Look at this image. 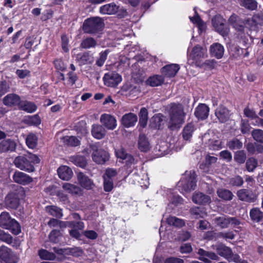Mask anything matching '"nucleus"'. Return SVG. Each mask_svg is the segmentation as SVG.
Returning <instances> with one entry per match:
<instances>
[{"mask_svg":"<svg viewBox=\"0 0 263 263\" xmlns=\"http://www.w3.org/2000/svg\"><path fill=\"white\" fill-rule=\"evenodd\" d=\"M185 113L180 104L172 103L169 109L168 127L171 129L180 128L184 122Z\"/></svg>","mask_w":263,"mask_h":263,"instance_id":"1","label":"nucleus"},{"mask_svg":"<svg viewBox=\"0 0 263 263\" xmlns=\"http://www.w3.org/2000/svg\"><path fill=\"white\" fill-rule=\"evenodd\" d=\"M40 161L37 156L29 153L16 157L14 160V164L18 168L30 173L34 171L33 164L39 163Z\"/></svg>","mask_w":263,"mask_h":263,"instance_id":"2","label":"nucleus"},{"mask_svg":"<svg viewBox=\"0 0 263 263\" xmlns=\"http://www.w3.org/2000/svg\"><path fill=\"white\" fill-rule=\"evenodd\" d=\"M0 227L7 229L14 235H18L21 232L20 224L14 219L11 218L9 214L4 212L0 215Z\"/></svg>","mask_w":263,"mask_h":263,"instance_id":"3","label":"nucleus"},{"mask_svg":"<svg viewBox=\"0 0 263 263\" xmlns=\"http://www.w3.org/2000/svg\"><path fill=\"white\" fill-rule=\"evenodd\" d=\"M196 174L194 171H186L184 176L178 183L181 192H188L194 190L196 186Z\"/></svg>","mask_w":263,"mask_h":263,"instance_id":"4","label":"nucleus"},{"mask_svg":"<svg viewBox=\"0 0 263 263\" xmlns=\"http://www.w3.org/2000/svg\"><path fill=\"white\" fill-rule=\"evenodd\" d=\"M104 26L103 21L99 17H93L86 20L83 25L85 33H93L101 30Z\"/></svg>","mask_w":263,"mask_h":263,"instance_id":"5","label":"nucleus"},{"mask_svg":"<svg viewBox=\"0 0 263 263\" xmlns=\"http://www.w3.org/2000/svg\"><path fill=\"white\" fill-rule=\"evenodd\" d=\"M92 159L98 164H103L109 159L108 153L105 151L99 148L96 144L90 145Z\"/></svg>","mask_w":263,"mask_h":263,"instance_id":"6","label":"nucleus"},{"mask_svg":"<svg viewBox=\"0 0 263 263\" xmlns=\"http://www.w3.org/2000/svg\"><path fill=\"white\" fill-rule=\"evenodd\" d=\"M225 20L220 15H215L212 20V24L215 30L222 36H226L229 33L230 29L226 24Z\"/></svg>","mask_w":263,"mask_h":263,"instance_id":"7","label":"nucleus"},{"mask_svg":"<svg viewBox=\"0 0 263 263\" xmlns=\"http://www.w3.org/2000/svg\"><path fill=\"white\" fill-rule=\"evenodd\" d=\"M216 250L220 256L223 257L229 261L239 262L240 261V256L236 254H233L232 250L224 245H218Z\"/></svg>","mask_w":263,"mask_h":263,"instance_id":"8","label":"nucleus"},{"mask_svg":"<svg viewBox=\"0 0 263 263\" xmlns=\"http://www.w3.org/2000/svg\"><path fill=\"white\" fill-rule=\"evenodd\" d=\"M0 258L7 263H16L18 261L16 254L5 246L0 247Z\"/></svg>","mask_w":263,"mask_h":263,"instance_id":"9","label":"nucleus"},{"mask_svg":"<svg viewBox=\"0 0 263 263\" xmlns=\"http://www.w3.org/2000/svg\"><path fill=\"white\" fill-rule=\"evenodd\" d=\"M103 79L104 84L108 87H115L122 80L121 76L116 72L105 73Z\"/></svg>","mask_w":263,"mask_h":263,"instance_id":"10","label":"nucleus"},{"mask_svg":"<svg viewBox=\"0 0 263 263\" xmlns=\"http://www.w3.org/2000/svg\"><path fill=\"white\" fill-rule=\"evenodd\" d=\"M100 122L108 130H114L117 125L115 117L110 114H102L100 117Z\"/></svg>","mask_w":263,"mask_h":263,"instance_id":"11","label":"nucleus"},{"mask_svg":"<svg viewBox=\"0 0 263 263\" xmlns=\"http://www.w3.org/2000/svg\"><path fill=\"white\" fill-rule=\"evenodd\" d=\"M236 195L239 200L246 202H254L257 199V196L252 191L247 189L239 190Z\"/></svg>","mask_w":263,"mask_h":263,"instance_id":"12","label":"nucleus"},{"mask_svg":"<svg viewBox=\"0 0 263 263\" xmlns=\"http://www.w3.org/2000/svg\"><path fill=\"white\" fill-rule=\"evenodd\" d=\"M207 50L205 48L200 45H197L193 48L191 52L189 55V58L195 61H198L201 58H205Z\"/></svg>","mask_w":263,"mask_h":263,"instance_id":"13","label":"nucleus"},{"mask_svg":"<svg viewBox=\"0 0 263 263\" xmlns=\"http://www.w3.org/2000/svg\"><path fill=\"white\" fill-rule=\"evenodd\" d=\"M197 254L199 255V259L205 263H210V259L218 260L219 257L214 252L206 251L202 249L198 250Z\"/></svg>","mask_w":263,"mask_h":263,"instance_id":"14","label":"nucleus"},{"mask_svg":"<svg viewBox=\"0 0 263 263\" xmlns=\"http://www.w3.org/2000/svg\"><path fill=\"white\" fill-rule=\"evenodd\" d=\"M13 179L15 182L26 185L32 181V178L28 175L20 171H16L13 175Z\"/></svg>","mask_w":263,"mask_h":263,"instance_id":"15","label":"nucleus"},{"mask_svg":"<svg viewBox=\"0 0 263 263\" xmlns=\"http://www.w3.org/2000/svg\"><path fill=\"white\" fill-rule=\"evenodd\" d=\"M210 108L205 104H199L195 108L194 115L198 120L206 119L209 114Z\"/></svg>","mask_w":263,"mask_h":263,"instance_id":"16","label":"nucleus"},{"mask_svg":"<svg viewBox=\"0 0 263 263\" xmlns=\"http://www.w3.org/2000/svg\"><path fill=\"white\" fill-rule=\"evenodd\" d=\"M93 57L88 52L77 54L76 61L80 66L90 64L93 62Z\"/></svg>","mask_w":263,"mask_h":263,"instance_id":"17","label":"nucleus"},{"mask_svg":"<svg viewBox=\"0 0 263 263\" xmlns=\"http://www.w3.org/2000/svg\"><path fill=\"white\" fill-rule=\"evenodd\" d=\"M21 98L15 93H10L6 96L3 100L4 105L8 106H18L21 103Z\"/></svg>","mask_w":263,"mask_h":263,"instance_id":"18","label":"nucleus"},{"mask_svg":"<svg viewBox=\"0 0 263 263\" xmlns=\"http://www.w3.org/2000/svg\"><path fill=\"white\" fill-rule=\"evenodd\" d=\"M77 177L78 181L82 187L86 190H91L95 186L93 181L83 173H78Z\"/></svg>","mask_w":263,"mask_h":263,"instance_id":"19","label":"nucleus"},{"mask_svg":"<svg viewBox=\"0 0 263 263\" xmlns=\"http://www.w3.org/2000/svg\"><path fill=\"white\" fill-rule=\"evenodd\" d=\"M16 144L12 139L4 140L0 142V153L13 152L15 150Z\"/></svg>","mask_w":263,"mask_h":263,"instance_id":"20","label":"nucleus"},{"mask_svg":"<svg viewBox=\"0 0 263 263\" xmlns=\"http://www.w3.org/2000/svg\"><path fill=\"white\" fill-rule=\"evenodd\" d=\"M137 121V116L132 112L125 114L121 119V124L126 128L134 126Z\"/></svg>","mask_w":263,"mask_h":263,"instance_id":"21","label":"nucleus"},{"mask_svg":"<svg viewBox=\"0 0 263 263\" xmlns=\"http://www.w3.org/2000/svg\"><path fill=\"white\" fill-rule=\"evenodd\" d=\"M210 51L212 57L220 59L224 54V48L220 43H215L211 45Z\"/></svg>","mask_w":263,"mask_h":263,"instance_id":"22","label":"nucleus"},{"mask_svg":"<svg viewBox=\"0 0 263 263\" xmlns=\"http://www.w3.org/2000/svg\"><path fill=\"white\" fill-rule=\"evenodd\" d=\"M215 116L221 123L227 121L230 117L229 110L222 105L219 106L215 110Z\"/></svg>","mask_w":263,"mask_h":263,"instance_id":"23","label":"nucleus"},{"mask_svg":"<svg viewBox=\"0 0 263 263\" xmlns=\"http://www.w3.org/2000/svg\"><path fill=\"white\" fill-rule=\"evenodd\" d=\"M119 9L118 6L114 3H111L101 6L99 11L102 14L112 15L116 13Z\"/></svg>","mask_w":263,"mask_h":263,"instance_id":"24","label":"nucleus"},{"mask_svg":"<svg viewBox=\"0 0 263 263\" xmlns=\"http://www.w3.org/2000/svg\"><path fill=\"white\" fill-rule=\"evenodd\" d=\"M180 69L179 65L176 64H172L164 66L161 69L162 73L167 77H174Z\"/></svg>","mask_w":263,"mask_h":263,"instance_id":"25","label":"nucleus"},{"mask_svg":"<svg viewBox=\"0 0 263 263\" xmlns=\"http://www.w3.org/2000/svg\"><path fill=\"white\" fill-rule=\"evenodd\" d=\"M57 172L59 177L64 180H69L73 175L71 169L66 165L61 166L58 169Z\"/></svg>","mask_w":263,"mask_h":263,"instance_id":"26","label":"nucleus"},{"mask_svg":"<svg viewBox=\"0 0 263 263\" xmlns=\"http://www.w3.org/2000/svg\"><path fill=\"white\" fill-rule=\"evenodd\" d=\"M6 205L10 209H16L20 203L17 195L14 193H10L7 195L5 199Z\"/></svg>","mask_w":263,"mask_h":263,"instance_id":"27","label":"nucleus"},{"mask_svg":"<svg viewBox=\"0 0 263 263\" xmlns=\"http://www.w3.org/2000/svg\"><path fill=\"white\" fill-rule=\"evenodd\" d=\"M106 131L104 127L99 124H93L91 127V134L97 139H101L106 135Z\"/></svg>","mask_w":263,"mask_h":263,"instance_id":"28","label":"nucleus"},{"mask_svg":"<svg viewBox=\"0 0 263 263\" xmlns=\"http://www.w3.org/2000/svg\"><path fill=\"white\" fill-rule=\"evenodd\" d=\"M193 201L196 204H204L210 203L211 198L200 192H195L192 196Z\"/></svg>","mask_w":263,"mask_h":263,"instance_id":"29","label":"nucleus"},{"mask_svg":"<svg viewBox=\"0 0 263 263\" xmlns=\"http://www.w3.org/2000/svg\"><path fill=\"white\" fill-rule=\"evenodd\" d=\"M121 91L126 96H135L139 92V89L136 86L130 83L124 84L121 89Z\"/></svg>","mask_w":263,"mask_h":263,"instance_id":"30","label":"nucleus"},{"mask_svg":"<svg viewBox=\"0 0 263 263\" xmlns=\"http://www.w3.org/2000/svg\"><path fill=\"white\" fill-rule=\"evenodd\" d=\"M0 240L12 247H17L18 246L16 240L14 239L10 234L1 229H0Z\"/></svg>","mask_w":263,"mask_h":263,"instance_id":"31","label":"nucleus"},{"mask_svg":"<svg viewBox=\"0 0 263 263\" xmlns=\"http://www.w3.org/2000/svg\"><path fill=\"white\" fill-rule=\"evenodd\" d=\"M138 148L143 152H146L150 150L151 148V144L147 138L144 135L141 134L139 135L138 139Z\"/></svg>","mask_w":263,"mask_h":263,"instance_id":"32","label":"nucleus"},{"mask_svg":"<svg viewBox=\"0 0 263 263\" xmlns=\"http://www.w3.org/2000/svg\"><path fill=\"white\" fill-rule=\"evenodd\" d=\"M19 108L29 113L33 112L36 110V106L32 102L28 101H21Z\"/></svg>","mask_w":263,"mask_h":263,"instance_id":"33","label":"nucleus"},{"mask_svg":"<svg viewBox=\"0 0 263 263\" xmlns=\"http://www.w3.org/2000/svg\"><path fill=\"white\" fill-rule=\"evenodd\" d=\"M46 211L50 215L57 218H61L63 216L62 210L57 206H47Z\"/></svg>","mask_w":263,"mask_h":263,"instance_id":"34","label":"nucleus"},{"mask_svg":"<svg viewBox=\"0 0 263 263\" xmlns=\"http://www.w3.org/2000/svg\"><path fill=\"white\" fill-rule=\"evenodd\" d=\"M242 7L251 11L255 10L257 8L258 3L256 0H238Z\"/></svg>","mask_w":263,"mask_h":263,"instance_id":"35","label":"nucleus"},{"mask_svg":"<svg viewBox=\"0 0 263 263\" xmlns=\"http://www.w3.org/2000/svg\"><path fill=\"white\" fill-rule=\"evenodd\" d=\"M217 194L219 198L227 201L231 200L234 197L231 191L225 189H219L217 191Z\"/></svg>","mask_w":263,"mask_h":263,"instance_id":"36","label":"nucleus"},{"mask_svg":"<svg viewBox=\"0 0 263 263\" xmlns=\"http://www.w3.org/2000/svg\"><path fill=\"white\" fill-rule=\"evenodd\" d=\"M62 188L72 195H78L81 192V189L79 186L69 183H64L62 185Z\"/></svg>","mask_w":263,"mask_h":263,"instance_id":"37","label":"nucleus"},{"mask_svg":"<svg viewBox=\"0 0 263 263\" xmlns=\"http://www.w3.org/2000/svg\"><path fill=\"white\" fill-rule=\"evenodd\" d=\"M244 183L243 178L236 175L228 179V184L233 187H241Z\"/></svg>","mask_w":263,"mask_h":263,"instance_id":"38","label":"nucleus"},{"mask_svg":"<svg viewBox=\"0 0 263 263\" xmlns=\"http://www.w3.org/2000/svg\"><path fill=\"white\" fill-rule=\"evenodd\" d=\"M228 23L238 30H241L243 28L242 26L240 25V20L239 17L235 14H233L230 16L228 20Z\"/></svg>","mask_w":263,"mask_h":263,"instance_id":"39","label":"nucleus"},{"mask_svg":"<svg viewBox=\"0 0 263 263\" xmlns=\"http://www.w3.org/2000/svg\"><path fill=\"white\" fill-rule=\"evenodd\" d=\"M166 222L170 226L182 227L185 224L184 221L175 216H170L166 219Z\"/></svg>","mask_w":263,"mask_h":263,"instance_id":"40","label":"nucleus"},{"mask_svg":"<svg viewBox=\"0 0 263 263\" xmlns=\"http://www.w3.org/2000/svg\"><path fill=\"white\" fill-rule=\"evenodd\" d=\"M195 130V127L193 124L189 123L184 128L182 136L184 139L189 140L192 136L193 133Z\"/></svg>","mask_w":263,"mask_h":263,"instance_id":"41","label":"nucleus"},{"mask_svg":"<svg viewBox=\"0 0 263 263\" xmlns=\"http://www.w3.org/2000/svg\"><path fill=\"white\" fill-rule=\"evenodd\" d=\"M97 45V42L92 37H87L82 41L80 47L83 49L94 48Z\"/></svg>","mask_w":263,"mask_h":263,"instance_id":"42","label":"nucleus"},{"mask_svg":"<svg viewBox=\"0 0 263 263\" xmlns=\"http://www.w3.org/2000/svg\"><path fill=\"white\" fill-rule=\"evenodd\" d=\"M252 220L256 222L260 221L263 218V213L258 208H254L250 212Z\"/></svg>","mask_w":263,"mask_h":263,"instance_id":"43","label":"nucleus"},{"mask_svg":"<svg viewBox=\"0 0 263 263\" xmlns=\"http://www.w3.org/2000/svg\"><path fill=\"white\" fill-rule=\"evenodd\" d=\"M163 82L164 78L162 76L159 75L151 77L147 80L148 83L153 87L160 85Z\"/></svg>","mask_w":263,"mask_h":263,"instance_id":"44","label":"nucleus"},{"mask_svg":"<svg viewBox=\"0 0 263 263\" xmlns=\"http://www.w3.org/2000/svg\"><path fill=\"white\" fill-rule=\"evenodd\" d=\"M69 160L77 166L81 167H84L87 163L85 158L80 156L70 157Z\"/></svg>","mask_w":263,"mask_h":263,"instance_id":"45","label":"nucleus"},{"mask_svg":"<svg viewBox=\"0 0 263 263\" xmlns=\"http://www.w3.org/2000/svg\"><path fill=\"white\" fill-rule=\"evenodd\" d=\"M229 217L225 216L216 217L214 219L215 223L222 228H226L230 225Z\"/></svg>","mask_w":263,"mask_h":263,"instance_id":"46","label":"nucleus"},{"mask_svg":"<svg viewBox=\"0 0 263 263\" xmlns=\"http://www.w3.org/2000/svg\"><path fill=\"white\" fill-rule=\"evenodd\" d=\"M243 112L245 115L251 119H255L256 120V123H253V124L257 125H260V124L259 123V119H261V118H259L255 114V111L249 108V107H246L244 109Z\"/></svg>","mask_w":263,"mask_h":263,"instance_id":"47","label":"nucleus"},{"mask_svg":"<svg viewBox=\"0 0 263 263\" xmlns=\"http://www.w3.org/2000/svg\"><path fill=\"white\" fill-rule=\"evenodd\" d=\"M37 138L36 136L32 133L29 134L26 139L27 145L30 148H34L37 145Z\"/></svg>","mask_w":263,"mask_h":263,"instance_id":"48","label":"nucleus"},{"mask_svg":"<svg viewBox=\"0 0 263 263\" xmlns=\"http://www.w3.org/2000/svg\"><path fill=\"white\" fill-rule=\"evenodd\" d=\"M63 140L64 142L69 146H77L80 143V140L74 136H66Z\"/></svg>","mask_w":263,"mask_h":263,"instance_id":"49","label":"nucleus"},{"mask_svg":"<svg viewBox=\"0 0 263 263\" xmlns=\"http://www.w3.org/2000/svg\"><path fill=\"white\" fill-rule=\"evenodd\" d=\"M39 255L42 259L45 260H54L56 257L53 253L50 252L44 249L39 251Z\"/></svg>","mask_w":263,"mask_h":263,"instance_id":"50","label":"nucleus"},{"mask_svg":"<svg viewBox=\"0 0 263 263\" xmlns=\"http://www.w3.org/2000/svg\"><path fill=\"white\" fill-rule=\"evenodd\" d=\"M195 15L193 17H190V20L194 24H196L200 30H203L204 29L205 25L204 22L200 17L196 11L195 12Z\"/></svg>","mask_w":263,"mask_h":263,"instance_id":"51","label":"nucleus"},{"mask_svg":"<svg viewBox=\"0 0 263 263\" xmlns=\"http://www.w3.org/2000/svg\"><path fill=\"white\" fill-rule=\"evenodd\" d=\"M57 196L60 202L63 204L68 206L70 205V200L68 196L62 191H59L57 193Z\"/></svg>","mask_w":263,"mask_h":263,"instance_id":"52","label":"nucleus"},{"mask_svg":"<svg viewBox=\"0 0 263 263\" xmlns=\"http://www.w3.org/2000/svg\"><path fill=\"white\" fill-rule=\"evenodd\" d=\"M191 213L196 219L203 218L205 215H206V213L203 209L197 206L193 208L191 210Z\"/></svg>","mask_w":263,"mask_h":263,"instance_id":"53","label":"nucleus"},{"mask_svg":"<svg viewBox=\"0 0 263 263\" xmlns=\"http://www.w3.org/2000/svg\"><path fill=\"white\" fill-rule=\"evenodd\" d=\"M109 52V50L106 49L99 53V57L96 61V65L97 66L101 67L103 65Z\"/></svg>","mask_w":263,"mask_h":263,"instance_id":"54","label":"nucleus"},{"mask_svg":"<svg viewBox=\"0 0 263 263\" xmlns=\"http://www.w3.org/2000/svg\"><path fill=\"white\" fill-rule=\"evenodd\" d=\"M251 135L255 141L263 143V130L260 129H254L252 130Z\"/></svg>","mask_w":263,"mask_h":263,"instance_id":"55","label":"nucleus"},{"mask_svg":"<svg viewBox=\"0 0 263 263\" xmlns=\"http://www.w3.org/2000/svg\"><path fill=\"white\" fill-rule=\"evenodd\" d=\"M227 145L230 149H238L242 147V143L239 140L234 139L230 141Z\"/></svg>","mask_w":263,"mask_h":263,"instance_id":"56","label":"nucleus"},{"mask_svg":"<svg viewBox=\"0 0 263 263\" xmlns=\"http://www.w3.org/2000/svg\"><path fill=\"white\" fill-rule=\"evenodd\" d=\"M61 232L58 230H53L49 235L50 241L53 243H56L59 241V237L61 236Z\"/></svg>","mask_w":263,"mask_h":263,"instance_id":"57","label":"nucleus"},{"mask_svg":"<svg viewBox=\"0 0 263 263\" xmlns=\"http://www.w3.org/2000/svg\"><path fill=\"white\" fill-rule=\"evenodd\" d=\"M257 161L253 158L249 159L246 164L247 169L249 172H253L257 167Z\"/></svg>","mask_w":263,"mask_h":263,"instance_id":"58","label":"nucleus"},{"mask_svg":"<svg viewBox=\"0 0 263 263\" xmlns=\"http://www.w3.org/2000/svg\"><path fill=\"white\" fill-rule=\"evenodd\" d=\"M104 178V190L106 192H110L114 187L112 179H109L106 177Z\"/></svg>","mask_w":263,"mask_h":263,"instance_id":"59","label":"nucleus"},{"mask_svg":"<svg viewBox=\"0 0 263 263\" xmlns=\"http://www.w3.org/2000/svg\"><path fill=\"white\" fill-rule=\"evenodd\" d=\"M234 236L235 235L232 231L219 232L217 234V237L218 238H222L225 239H233L234 238Z\"/></svg>","mask_w":263,"mask_h":263,"instance_id":"60","label":"nucleus"},{"mask_svg":"<svg viewBox=\"0 0 263 263\" xmlns=\"http://www.w3.org/2000/svg\"><path fill=\"white\" fill-rule=\"evenodd\" d=\"M246 158V155L242 151H238L234 157L235 160L239 163H244Z\"/></svg>","mask_w":263,"mask_h":263,"instance_id":"61","label":"nucleus"},{"mask_svg":"<svg viewBox=\"0 0 263 263\" xmlns=\"http://www.w3.org/2000/svg\"><path fill=\"white\" fill-rule=\"evenodd\" d=\"M9 85L6 81L0 82V97H2L9 91Z\"/></svg>","mask_w":263,"mask_h":263,"instance_id":"62","label":"nucleus"},{"mask_svg":"<svg viewBox=\"0 0 263 263\" xmlns=\"http://www.w3.org/2000/svg\"><path fill=\"white\" fill-rule=\"evenodd\" d=\"M27 121L29 124L33 125H37L41 123L40 118L36 115L29 116L27 119Z\"/></svg>","mask_w":263,"mask_h":263,"instance_id":"63","label":"nucleus"},{"mask_svg":"<svg viewBox=\"0 0 263 263\" xmlns=\"http://www.w3.org/2000/svg\"><path fill=\"white\" fill-rule=\"evenodd\" d=\"M252 21L256 25L263 24V13H259L253 15Z\"/></svg>","mask_w":263,"mask_h":263,"instance_id":"64","label":"nucleus"}]
</instances>
